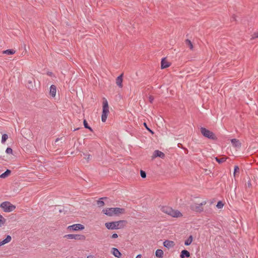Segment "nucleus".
Instances as JSON below:
<instances>
[{
	"label": "nucleus",
	"mask_w": 258,
	"mask_h": 258,
	"mask_svg": "<svg viewBox=\"0 0 258 258\" xmlns=\"http://www.w3.org/2000/svg\"><path fill=\"white\" fill-rule=\"evenodd\" d=\"M29 83L31 85V86H32V81H29Z\"/></svg>",
	"instance_id": "obj_43"
},
{
	"label": "nucleus",
	"mask_w": 258,
	"mask_h": 258,
	"mask_svg": "<svg viewBox=\"0 0 258 258\" xmlns=\"http://www.w3.org/2000/svg\"><path fill=\"white\" fill-rule=\"evenodd\" d=\"M247 186L249 187L251 186V182H250V181L249 180L247 182Z\"/></svg>",
	"instance_id": "obj_39"
},
{
	"label": "nucleus",
	"mask_w": 258,
	"mask_h": 258,
	"mask_svg": "<svg viewBox=\"0 0 258 258\" xmlns=\"http://www.w3.org/2000/svg\"><path fill=\"white\" fill-rule=\"evenodd\" d=\"M174 245H175V243L173 241L166 240L163 242L164 246L168 249L170 248L173 247L174 246Z\"/></svg>",
	"instance_id": "obj_12"
},
{
	"label": "nucleus",
	"mask_w": 258,
	"mask_h": 258,
	"mask_svg": "<svg viewBox=\"0 0 258 258\" xmlns=\"http://www.w3.org/2000/svg\"><path fill=\"white\" fill-rule=\"evenodd\" d=\"M0 207L3 209L4 211L5 212H12L14 211L16 208V206L12 205L9 202H3L1 204Z\"/></svg>",
	"instance_id": "obj_7"
},
{
	"label": "nucleus",
	"mask_w": 258,
	"mask_h": 258,
	"mask_svg": "<svg viewBox=\"0 0 258 258\" xmlns=\"http://www.w3.org/2000/svg\"><path fill=\"white\" fill-rule=\"evenodd\" d=\"M59 140V138H57V139H56V140H55V142H58Z\"/></svg>",
	"instance_id": "obj_45"
},
{
	"label": "nucleus",
	"mask_w": 258,
	"mask_h": 258,
	"mask_svg": "<svg viewBox=\"0 0 258 258\" xmlns=\"http://www.w3.org/2000/svg\"><path fill=\"white\" fill-rule=\"evenodd\" d=\"M6 152L7 153V154H12L13 153V150L12 148H10V147H8L7 148L6 150Z\"/></svg>",
	"instance_id": "obj_31"
},
{
	"label": "nucleus",
	"mask_w": 258,
	"mask_h": 258,
	"mask_svg": "<svg viewBox=\"0 0 258 258\" xmlns=\"http://www.w3.org/2000/svg\"><path fill=\"white\" fill-rule=\"evenodd\" d=\"M109 111V105L107 99L105 98L103 99V110L101 116V120L102 122H105L106 121L107 116L108 115Z\"/></svg>",
	"instance_id": "obj_4"
},
{
	"label": "nucleus",
	"mask_w": 258,
	"mask_h": 258,
	"mask_svg": "<svg viewBox=\"0 0 258 258\" xmlns=\"http://www.w3.org/2000/svg\"><path fill=\"white\" fill-rule=\"evenodd\" d=\"M79 130V128H75V129L74 130V131H77V130Z\"/></svg>",
	"instance_id": "obj_44"
},
{
	"label": "nucleus",
	"mask_w": 258,
	"mask_h": 258,
	"mask_svg": "<svg viewBox=\"0 0 258 258\" xmlns=\"http://www.w3.org/2000/svg\"><path fill=\"white\" fill-rule=\"evenodd\" d=\"M106 199V197L100 198L97 201V205L98 207H102L104 205V202L102 201L103 199Z\"/></svg>",
	"instance_id": "obj_21"
},
{
	"label": "nucleus",
	"mask_w": 258,
	"mask_h": 258,
	"mask_svg": "<svg viewBox=\"0 0 258 258\" xmlns=\"http://www.w3.org/2000/svg\"><path fill=\"white\" fill-rule=\"evenodd\" d=\"M149 100L150 103H153V101L154 100V97L153 96H150L149 97Z\"/></svg>",
	"instance_id": "obj_36"
},
{
	"label": "nucleus",
	"mask_w": 258,
	"mask_h": 258,
	"mask_svg": "<svg viewBox=\"0 0 258 258\" xmlns=\"http://www.w3.org/2000/svg\"><path fill=\"white\" fill-rule=\"evenodd\" d=\"M190 256V253L186 249L182 250L180 253V258L189 257Z\"/></svg>",
	"instance_id": "obj_16"
},
{
	"label": "nucleus",
	"mask_w": 258,
	"mask_h": 258,
	"mask_svg": "<svg viewBox=\"0 0 258 258\" xmlns=\"http://www.w3.org/2000/svg\"><path fill=\"white\" fill-rule=\"evenodd\" d=\"M224 206V204L223 203H222V201H219L218 203H217V204L216 205V207L219 208V209H221L222 208H223Z\"/></svg>",
	"instance_id": "obj_29"
},
{
	"label": "nucleus",
	"mask_w": 258,
	"mask_h": 258,
	"mask_svg": "<svg viewBox=\"0 0 258 258\" xmlns=\"http://www.w3.org/2000/svg\"><path fill=\"white\" fill-rule=\"evenodd\" d=\"M200 131L202 135L205 138L212 140H216L217 139V137L213 132L205 127H201Z\"/></svg>",
	"instance_id": "obj_5"
},
{
	"label": "nucleus",
	"mask_w": 258,
	"mask_h": 258,
	"mask_svg": "<svg viewBox=\"0 0 258 258\" xmlns=\"http://www.w3.org/2000/svg\"><path fill=\"white\" fill-rule=\"evenodd\" d=\"M56 91V86L54 85H51L50 87L49 94L52 97H54L55 96Z\"/></svg>",
	"instance_id": "obj_14"
},
{
	"label": "nucleus",
	"mask_w": 258,
	"mask_h": 258,
	"mask_svg": "<svg viewBox=\"0 0 258 258\" xmlns=\"http://www.w3.org/2000/svg\"><path fill=\"white\" fill-rule=\"evenodd\" d=\"M64 238L67 239H76V240H84L86 239V237L84 235L82 234H70L65 235L64 236Z\"/></svg>",
	"instance_id": "obj_8"
},
{
	"label": "nucleus",
	"mask_w": 258,
	"mask_h": 258,
	"mask_svg": "<svg viewBox=\"0 0 258 258\" xmlns=\"http://www.w3.org/2000/svg\"><path fill=\"white\" fill-rule=\"evenodd\" d=\"M83 124L85 128L89 129L90 131L93 132L92 128L88 125V123L86 119H84Z\"/></svg>",
	"instance_id": "obj_24"
},
{
	"label": "nucleus",
	"mask_w": 258,
	"mask_h": 258,
	"mask_svg": "<svg viewBox=\"0 0 258 258\" xmlns=\"http://www.w3.org/2000/svg\"><path fill=\"white\" fill-rule=\"evenodd\" d=\"M258 37V32H254L252 36L251 39H253L254 38Z\"/></svg>",
	"instance_id": "obj_35"
},
{
	"label": "nucleus",
	"mask_w": 258,
	"mask_h": 258,
	"mask_svg": "<svg viewBox=\"0 0 258 258\" xmlns=\"http://www.w3.org/2000/svg\"><path fill=\"white\" fill-rule=\"evenodd\" d=\"M11 171L9 169H7L4 173L0 175V178H5L8 177L11 173Z\"/></svg>",
	"instance_id": "obj_20"
},
{
	"label": "nucleus",
	"mask_w": 258,
	"mask_h": 258,
	"mask_svg": "<svg viewBox=\"0 0 258 258\" xmlns=\"http://www.w3.org/2000/svg\"><path fill=\"white\" fill-rule=\"evenodd\" d=\"M111 252L115 257H116L117 258H120L121 256V252L116 248H112Z\"/></svg>",
	"instance_id": "obj_11"
},
{
	"label": "nucleus",
	"mask_w": 258,
	"mask_h": 258,
	"mask_svg": "<svg viewBox=\"0 0 258 258\" xmlns=\"http://www.w3.org/2000/svg\"><path fill=\"white\" fill-rule=\"evenodd\" d=\"M15 53V50L13 49H7L3 51V53L8 55H12Z\"/></svg>",
	"instance_id": "obj_22"
},
{
	"label": "nucleus",
	"mask_w": 258,
	"mask_h": 258,
	"mask_svg": "<svg viewBox=\"0 0 258 258\" xmlns=\"http://www.w3.org/2000/svg\"><path fill=\"white\" fill-rule=\"evenodd\" d=\"M102 213L108 216H119L124 214L125 213V210L124 208H108L102 210Z\"/></svg>",
	"instance_id": "obj_2"
},
{
	"label": "nucleus",
	"mask_w": 258,
	"mask_h": 258,
	"mask_svg": "<svg viewBox=\"0 0 258 258\" xmlns=\"http://www.w3.org/2000/svg\"><path fill=\"white\" fill-rule=\"evenodd\" d=\"M215 159L219 163H222L226 161V158L224 157H222L221 158L216 157Z\"/></svg>",
	"instance_id": "obj_27"
},
{
	"label": "nucleus",
	"mask_w": 258,
	"mask_h": 258,
	"mask_svg": "<svg viewBox=\"0 0 258 258\" xmlns=\"http://www.w3.org/2000/svg\"><path fill=\"white\" fill-rule=\"evenodd\" d=\"M87 258H94V256L93 255H88Z\"/></svg>",
	"instance_id": "obj_42"
},
{
	"label": "nucleus",
	"mask_w": 258,
	"mask_h": 258,
	"mask_svg": "<svg viewBox=\"0 0 258 258\" xmlns=\"http://www.w3.org/2000/svg\"><path fill=\"white\" fill-rule=\"evenodd\" d=\"M158 157L163 159L165 157V154L159 150H155L153 153L152 158L154 159Z\"/></svg>",
	"instance_id": "obj_10"
},
{
	"label": "nucleus",
	"mask_w": 258,
	"mask_h": 258,
	"mask_svg": "<svg viewBox=\"0 0 258 258\" xmlns=\"http://www.w3.org/2000/svg\"><path fill=\"white\" fill-rule=\"evenodd\" d=\"M117 237H118V235L116 233H114L111 236V238H116Z\"/></svg>",
	"instance_id": "obj_37"
},
{
	"label": "nucleus",
	"mask_w": 258,
	"mask_h": 258,
	"mask_svg": "<svg viewBox=\"0 0 258 258\" xmlns=\"http://www.w3.org/2000/svg\"><path fill=\"white\" fill-rule=\"evenodd\" d=\"M12 239V237L10 235H7L6 238L4 239L3 241H1L0 242V246L7 243H9V242L11 241Z\"/></svg>",
	"instance_id": "obj_18"
},
{
	"label": "nucleus",
	"mask_w": 258,
	"mask_h": 258,
	"mask_svg": "<svg viewBox=\"0 0 258 258\" xmlns=\"http://www.w3.org/2000/svg\"><path fill=\"white\" fill-rule=\"evenodd\" d=\"M136 258H141V255L138 254L136 256Z\"/></svg>",
	"instance_id": "obj_41"
},
{
	"label": "nucleus",
	"mask_w": 258,
	"mask_h": 258,
	"mask_svg": "<svg viewBox=\"0 0 258 258\" xmlns=\"http://www.w3.org/2000/svg\"><path fill=\"white\" fill-rule=\"evenodd\" d=\"M144 126L146 127V128L150 132L151 134H154V132L150 128L148 127V126H147V124L146 122H144Z\"/></svg>",
	"instance_id": "obj_32"
},
{
	"label": "nucleus",
	"mask_w": 258,
	"mask_h": 258,
	"mask_svg": "<svg viewBox=\"0 0 258 258\" xmlns=\"http://www.w3.org/2000/svg\"><path fill=\"white\" fill-rule=\"evenodd\" d=\"M68 229L70 231H77L79 230H83L84 229V226L81 224H76L68 226Z\"/></svg>",
	"instance_id": "obj_9"
},
{
	"label": "nucleus",
	"mask_w": 258,
	"mask_h": 258,
	"mask_svg": "<svg viewBox=\"0 0 258 258\" xmlns=\"http://www.w3.org/2000/svg\"><path fill=\"white\" fill-rule=\"evenodd\" d=\"M8 136L7 134H3L2 135V141H1V142L2 144H4L6 141H7V140L8 139Z\"/></svg>",
	"instance_id": "obj_26"
},
{
	"label": "nucleus",
	"mask_w": 258,
	"mask_h": 258,
	"mask_svg": "<svg viewBox=\"0 0 258 258\" xmlns=\"http://www.w3.org/2000/svg\"><path fill=\"white\" fill-rule=\"evenodd\" d=\"M47 75L50 76H51L52 75V72H48L47 73Z\"/></svg>",
	"instance_id": "obj_40"
},
{
	"label": "nucleus",
	"mask_w": 258,
	"mask_h": 258,
	"mask_svg": "<svg viewBox=\"0 0 258 258\" xmlns=\"http://www.w3.org/2000/svg\"><path fill=\"white\" fill-rule=\"evenodd\" d=\"M127 223V221L121 220L117 221L106 222L105 223V226L106 228L109 230H116L123 228Z\"/></svg>",
	"instance_id": "obj_1"
},
{
	"label": "nucleus",
	"mask_w": 258,
	"mask_h": 258,
	"mask_svg": "<svg viewBox=\"0 0 258 258\" xmlns=\"http://www.w3.org/2000/svg\"><path fill=\"white\" fill-rule=\"evenodd\" d=\"M185 42L186 45H187L190 48V49H192L193 45L190 40H189V39H186Z\"/></svg>",
	"instance_id": "obj_25"
},
{
	"label": "nucleus",
	"mask_w": 258,
	"mask_h": 258,
	"mask_svg": "<svg viewBox=\"0 0 258 258\" xmlns=\"http://www.w3.org/2000/svg\"><path fill=\"white\" fill-rule=\"evenodd\" d=\"M231 143L233 146L237 148L241 147V143L236 139H233L231 140Z\"/></svg>",
	"instance_id": "obj_17"
},
{
	"label": "nucleus",
	"mask_w": 258,
	"mask_h": 258,
	"mask_svg": "<svg viewBox=\"0 0 258 258\" xmlns=\"http://www.w3.org/2000/svg\"><path fill=\"white\" fill-rule=\"evenodd\" d=\"M192 241V236L191 235L189 236L187 239H186L184 242V244L186 246L189 245Z\"/></svg>",
	"instance_id": "obj_23"
},
{
	"label": "nucleus",
	"mask_w": 258,
	"mask_h": 258,
	"mask_svg": "<svg viewBox=\"0 0 258 258\" xmlns=\"http://www.w3.org/2000/svg\"><path fill=\"white\" fill-rule=\"evenodd\" d=\"M140 175H141V176L143 178H145L146 177V173L145 171L142 170H141L140 171Z\"/></svg>",
	"instance_id": "obj_30"
},
{
	"label": "nucleus",
	"mask_w": 258,
	"mask_h": 258,
	"mask_svg": "<svg viewBox=\"0 0 258 258\" xmlns=\"http://www.w3.org/2000/svg\"><path fill=\"white\" fill-rule=\"evenodd\" d=\"M161 210L163 213L167 214L173 217H179L182 216L181 213L179 211L177 210H174L169 207L163 206L161 207Z\"/></svg>",
	"instance_id": "obj_3"
},
{
	"label": "nucleus",
	"mask_w": 258,
	"mask_h": 258,
	"mask_svg": "<svg viewBox=\"0 0 258 258\" xmlns=\"http://www.w3.org/2000/svg\"><path fill=\"white\" fill-rule=\"evenodd\" d=\"M122 76L123 74H121L120 76L117 77L116 79V83L119 87H122Z\"/></svg>",
	"instance_id": "obj_15"
},
{
	"label": "nucleus",
	"mask_w": 258,
	"mask_h": 258,
	"mask_svg": "<svg viewBox=\"0 0 258 258\" xmlns=\"http://www.w3.org/2000/svg\"><path fill=\"white\" fill-rule=\"evenodd\" d=\"M206 204V201H203L200 204L193 203L190 205V209L194 212L200 213L204 211L203 206Z\"/></svg>",
	"instance_id": "obj_6"
},
{
	"label": "nucleus",
	"mask_w": 258,
	"mask_h": 258,
	"mask_svg": "<svg viewBox=\"0 0 258 258\" xmlns=\"http://www.w3.org/2000/svg\"><path fill=\"white\" fill-rule=\"evenodd\" d=\"M6 222V219L0 215V226L4 225Z\"/></svg>",
	"instance_id": "obj_28"
},
{
	"label": "nucleus",
	"mask_w": 258,
	"mask_h": 258,
	"mask_svg": "<svg viewBox=\"0 0 258 258\" xmlns=\"http://www.w3.org/2000/svg\"><path fill=\"white\" fill-rule=\"evenodd\" d=\"M239 168L238 167V166H235L234 167V176L236 174V172H239Z\"/></svg>",
	"instance_id": "obj_34"
},
{
	"label": "nucleus",
	"mask_w": 258,
	"mask_h": 258,
	"mask_svg": "<svg viewBox=\"0 0 258 258\" xmlns=\"http://www.w3.org/2000/svg\"><path fill=\"white\" fill-rule=\"evenodd\" d=\"M231 21H236V17L235 16H233L231 19Z\"/></svg>",
	"instance_id": "obj_38"
},
{
	"label": "nucleus",
	"mask_w": 258,
	"mask_h": 258,
	"mask_svg": "<svg viewBox=\"0 0 258 258\" xmlns=\"http://www.w3.org/2000/svg\"><path fill=\"white\" fill-rule=\"evenodd\" d=\"M83 155L85 156L84 157L88 161H89L91 159V155L89 154H85V153H83Z\"/></svg>",
	"instance_id": "obj_33"
},
{
	"label": "nucleus",
	"mask_w": 258,
	"mask_h": 258,
	"mask_svg": "<svg viewBox=\"0 0 258 258\" xmlns=\"http://www.w3.org/2000/svg\"><path fill=\"white\" fill-rule=\"evenodd\" d=\"M164 252L162 249H158L156 250L155 255L157 257L162 258L163 257Z\"/></svg>",
	"instance_id": "obj_19"
},
{
	"label": "nucleus",
	"mask_w": 258,
	"mask_h": 258,
	"mask_svg": "<svg viewBox=\"0 0 258 258\" xmlns=\"http://www.w3.org/2000/svg\"><path fill=\"white\" fill-rule=\"evenodd\" d=\"M170 66V63L166 60V58H163L161 62V68L166 69Z\"/></svg>",
	"instance_id": "obj_13"
}]
</instances>
